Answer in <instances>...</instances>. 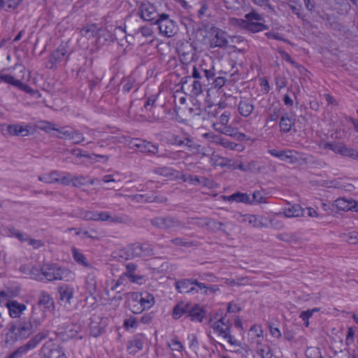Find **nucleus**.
Masks as SVG:
<instances>
[{
    "instance_id": "1",
    "label": "nucleus",
    "mask_w": 358,
    "mask_h": 358,
    "mask_svg": "<svg viewBox=\"0 0 358 358\" xmlns=\"http://www.w3.org/2000/svg\"><path fill=\"white\" fill-rule=\"evenodd\" d=\"M32 278L38 281L66 280L72 277L73 273L66 268L55 264H45L40 269H35L31 273Z\"/></svg>"
},
{
    "instance_id": "2",
    "label": "nucleus",
    "mask_w": 358,
    "mask_h": 358,
    "mask_svg": "<svg viewBox=\"0 0 358 358\" xmlns=\"http://www.w3.org/2000/svg\"><path fill=\"white\" fill-rule=\"evenodd\" d=\"M198 219L188 218L187 222L185 223L171 215L166 216H158L150 220V224L159 229L162 230H176L185 229L187 227V224H199L197 221Z\"/></svg>"
},
{
    "instance_id": "3",
    "label": "nucleus",
    "mask_w": 358,
    "mask_h": 358,
    "mask_svg": "<svg viewBox=\"0 0 358 358\" xmlns=\"http://www.w3.org/2000/svg\"><path fill=\"white\" fill-rule=\"evenodd\" d=\"M209 325L213 329L214 333L227 339L231 345H240V342L231 334V324L229 320L226 318V316H222L219 319L217 317L215 320L210 319Z\"/></svg>"
},
{
    "instance_id": "4",
    "label": "nucleus",
    "mask_w": 358,
    "mask_h": 358,
    "mask_svg": "<svg viewBox=\"0 0 358 358\" xmlns=\"http://www.w3.org/2000/svg\"><path fill=\"white\" fill-rule=\"evenodd\" d=\"M215 75L213 66H210L208 69L205 63H199L194 65L192 76L184 78L182 79V84H187L192 79L203 81L207 84L210 80L213 79Z\"/></svg>"
},
{
    "instance_id": "5",
    "label": "nucleus",
    "mask_w": 358,
    "mask_h": 358,
    "mask_svg": "<svg viewBox=\"0 0 358 358\" xmlns=\"http://www.w3.org/2000/svg\"><path fill=\"white\" fill-rule=\"evenodd\" d=\"M8 331L10 338L15 341L27 338L34 332L31 329V325L26 320L10 323Z\"/></svg>"
},
{
    "instance_id": "6",
    "label": "nucleus",
    "mask_w": 358,
    "mask_h": 358,
    "mask_svg": "<svg viewBox=\"0 0 358 358\" xmlns=\"http://www.w3.org/2000/svg\"><path fill=\"white\" fill-rule=\"evenodd\" d=\"M177 51L180 60L183 64H188L194 58L195 50L192 44L188 41H180L177 44Z\"/></svg>"
},
{
    "instance_id": "7",
    "label": "nucleus",
    "mask_w": 358,
    "mask_h": 358,
    "mask_svg": "<svg viewBox=\"0 0 358 358\" xmlns=\"http://www.w3.org/2000/svg\"><path fill=\"white\" fill-rule=\"evenodd\" d=\"M67 48L66 45L61 44L49 56L46 67L49 69H55L57 65L68 58Z\"/></svg>"
},
{
    "instance_id": "8",
    "label": "nucleus",
    "mask_w": 358,
    "mask_h": 358,
    "mask_svg": "<svg viewBox=\"0 0 358 358\" xmlns=\"http://www.w3.org/2000/svg\"><path fill=\"white\" fill-rule=\"evenodd\" d=\"M43 338L44 336L41 334H38L31 338L26 344L19 347L10 355L12 358H20L23 355H26L29 350L35 348Z\"/></svg>"
},
{
    "instance_id": "9",
    "label": "nucleus",
    "mask_w": 358,
    "mask_h": 358,
    "mask_svg": "<svg viewBox=\"0 0 358 358\" xmlns=\"http://www.w3.org/2000/svg\"><path fill=\"white\" fill-rule=\"evenodd\" d=\"M255 99L241 97L237 104L238 112L243 117H249L255 113Z\"/></svg>"
},
{
    "instance_id": "10",
    "label": "nucleus",
    "mask_w": 358,
    "mask_h": 358,
    "mask_svg": "<svg viewBox=\"0 0 358 358\" xmlns=\"http://www.w3.org/2000/svg\"><path fill=\"white\" fill-rule=\"evenodd\" d=\"M74 288L67 284L58 287L59 300L65 307H70L74 296Z\"/></svg>"
},
{
    "instance_id": "11",
    "label": "nucleus",
    "mask_w": 358,
    "mask_h": 358,
    "mask_svg": "<svg viewBox=\"0 0 358 358\" xmlns=\"http://www.w3.org/2000/svg\"><path fill=\"white\" fill-rule=\"evenodd\" d=\"M268 152L280 159L281 161L286 162L290 164H294L298 162L297 157L294 155L296 152L293 150H278L275 149L268 150Z\"/></svg>"
},
{
    "instance_id": "12",
    "label": "nucleus",
    "mask_w": 358,
    "mask_h": 358,
    "mask_svg": "<svg viewBox=\"0 0 358 358\" xmlns=\"http://www.w3.org/2000/svg\"><path fill=\"white\" fill-rule=\"evenodd\" d=\"M131 145L132 148H136L141 152L149 153L151 155H155L158 152L159 149L157 145L139 138L132 140Z\"/></svg>"
},
{
    "instance_id": "13",
    "label": "nucleus",
    "mask_w": 358,
    "mask_h": 358,
    "mask_svg": "<svg viewBox=\"0 0 358 358\" xmlns=\"http://www.w3.org/2000/svg\"><path fill=\"white\" fill-rule=\"evenodd\" d=\"M230 119V113L224 111L218 117V122L213 124V128L222 134L233 136L231 128L227 127Z\"/></svg>"
},
{
    "instance_id": "14",
    "label": "nucleus",
    "mask_w": 358,
    "mask_h": 358,
    "mask_svg": "<svg viewBox=\"0 0 358 358\" xmlns=\"http://www.w3.org/2000/svg\"><path fill=\"white\" fill-rule=\"evenodd\" d=\"M120 257L125 259H131L141 257V253L138 248V243L131 244L120 251Z\"/></svg>"
},
{
    "instance_id": "15",
    "label": "nucleus",
    "mask_w": 358,
    "mask_h": 358,
    "mask_svg": "<svg viewBox=\"0 0 358 358\" xmlns=\"http://www.w3.org/2000/svg\"><path fill=\"white\" fill-rule=\"evenodd\" d=\"M158 17L155 8L150 3H142L141 6V17L146 21H152Z\"/></svg>"
},
{
    "instance_id": "16",
    "label": "nucleus",
    "mask_w": 358,
    "mask_h": 358,
    "mask_svg": "<svg viewBox=\"0 0 358 358\" xmlns=\"http://www.w3.org/2000/svg\"><path fill=\"white\" fill-rule=\"evenodd\" d=\"M6 306L8 309L10 316L13 318L19 317L23 311L26 310V306L17 301H7Z\"/></svg>"
},
{
    "instance_id": "17",
    "label": "nucleus",
    "mask_w": 358,
    "mask_h": 358,
    "mask_svg": "<svg viewBox=\"0 0 358 358\" xmlns=\"http://www.w3.org/2000/svg\"><path fill=\"white\" fill-rule=\"evenodd\" d=\"M159 32L167 36L171 37L177 32V26L173 20L167 21L159 23L158 25Z\"/></svg>"
},
{
    "instance_id": "18",
    "label": "nucleus",
    "mask_w": 358,
    "mask_h": 358,
    "mask_svg": "<svg viewBox=\"0 0 358 358\" xmlns=\"http://www.w3.org/2000/svg\"><path fill=\"white\" fill-rule=\"evenodd\" d=\"M205 314L204 310L199 305H194L193 306L190 305L188 314L186 315L185 317L189 318L191 321L201 322L205 317Z\"/></svg>"
},
{
    "instance_id": "19",
    "label": "nucleus",
    "mask_w": 358,
    "mask_h": 358,
    "mask_svg": "<svg viewBox=\"0 0 358 358\" xmlns=\"http://www.w3.org/2000/svg\"><path fill=\"white\" fill-rule=\"evenodd\" d=\"M128 295V306L130 310L134 314H140L143 311V308H141L138 301V293L131 292L127 294Z\"/></svg>"
},
{
    "instance_id": "20",
    "label": "nucleus",
    "mask_w": 358,
    "mask_h": 358,
    "mask_svg": "<svg viewBox=\"0 0 358 358\" xmlns=\"http://www.w3.org/2000/svg\"><path fill=\"white\" fill-rule=\"evenodd\" d=\"M96 221H108L112 223H124L126 222L124 216H112L108 212H97Z\"/></svg>"
},
{
    "instance_id": "21",
    "label": "nucleus",
    "mask_w": 358,
    "mask_h": 358,
    "mask_svg": "<svg viewBox=\"0 0 358 358\" xmlns=\"http://www.w3.org/2000/svg\"><path fill=\"white\" fill-rule=\"evenodd\" d=\"M143 343L144 341L143 336L138 334L129 342L127 345V350L129 354L135 355L138 351L142 350Z\"/></svg>"
},
{
    "instance_id": "22",
    "label": "nucleus",
    "mask_w": 358,
    "mask_h": 358,
    "mask_svg": "<svg viewBox=\"0 0 358 358\" xmlns=\"http://www.w3.org/2000/svg\"><path fill=\"white\" fill-rule=\"evenodd\" d=\"M176 288L180 293L199 292V289L191 285L189 279H182L176 282Z\"/></svg>"
},
{
    "instance_id": "23",
    "label": "nucleus",
    "mask_w": 358,
    "mask_h": 358,
    "mask_svg": "<svg viewBox=\"0 0 358 358\" xmlns=\"http://www.w3.org/2000/svg\"><path fill=\"white\" fill-rule=\"evenodd\" d=\"M38 304L43 306L45 310H50L54 308L52 297L45 291H41L39 294Z\"/></svg>"
},
{
    "instance_id": "24",
    "label": "nucleus",
    "mask_w": 358,
    "mask_h": 358,
    "mask_svg": "<svg viewBox=\"0 0 358 358\" xmlns=\"http://www.w3.org/2000/svg\"><path fill=\"white\" fill-rule=\"evenodd\" d=\"M303 209L299 205L295 204L285 208L282 213H280L277 215H283L285 217H300L303 215Z\"/></svg>"
},
{
    "instance_id": "25",
    "label": "nucleus",
    "mask_w": 358,
    "mask_h": 358,
    "mask_svg": "<svg viewBox=\"0 0 358 358\" xmlns=\"http://www.w3.org/2000/svg\"><path fill=\"white\" fill-rule=\"evenodd\" d=\"M224 200H227L229 202L236 201L238 203H243L246 204H251L252 203V201H250V196L249 194L240 192L234 193L228 196H224Z\"/></svg>"
},
{
    "instance_id": "26",
    "label": "nucleus",
    "mask_w": 358,
    "mask_h": 358,
    "mask_svg": "<svg viewBox=\"0 0 358 358\" xmlns=\"http://www.w3.org/2000/svg\"><path fill=\"white\" fill-rule=\"evenodd\" d=\"M138 301L141 308H143V310L149 309L154 306L155 301L152 294L144 292L138 293Z\"/></svg>"
},
{
    "instance_id": "27",
    "label": "nucleus",
    "mask_w": 358,
    "mask_h": 358,
    "mask_svg": "<svg viewBox=\"0 0 358 358\" xmlns=\"http://www.w3.org/2000/svg\"><path fill=\"white\" fill-rule=\"evenodd\" d=\"M45 358H67L62 348L54 345L52 348H45Z\"/></svg>"
},
{
    "instance_id": "28",
    "label": "nucleus",
    "mask_w": 358,
    "mask_h": 358,
    "mask_svg": "<svg viewBox=\"0 0 358 358\" xmlns=\"http://www.w3.org/2000/svg\"><path fill=\"white\" fill-rule=\"evenodd\" d=\"M211 44L215 47L226 48L228 45L227 34L222 31H218L211 41Z\"/></svg>"
},
{
    "instance_id": "29",
    "label": "nucleus",
    "mask_w": 358,
    "mask_h": 358,
    "mask_svg": "<svg viewBox=\"0 0 358 358\" xmlns=\"http://www.w3.org/2000/svg\"><path fill=\"white\" fill-rule=\"evenodd\" d=\"M137 265L134 263H129L126 265V271L124 275L128 277L132 282H138L139 280H142V276L135 274Z\"/></svg>"
},
{
    "instance_id": "30",
    "label": "nucleus",
    "mask_w": 358,
    "mask_h": 358,
    "mask_svg": "<svg viewBox=\"0 0 358 358\" xmlns=\"http://www.w3.org/2000/svg\"><path fill=\"white\" fill-rule=\"evenodd\" d=\"M190 304L185 302H180L178 303L173 308V317L177 320L181 317L184 315H187L189 310Z\"/></svg>"
},
{
    "instance_id": "31",
    "label": "nucleus",
    "mask_w": 358,
    "mask_h": 358,
    "mask_svg": "<svg viewBox=\"0 0 358 358\" xmlns=\"http://www.w3.org/2000/svg\"><path fill=\"white\" fill-rule=\"evenodd\" d=\"M355 201L339 198L334 201V206L338 210L348 211L353 210Z\"/></svg>"
},
{
    "instance_id": "32",
    "label": "nucleus",
    "mask_w": 358,
    "mask_h": 358,
    "mask_svg": "<svg viewBox=\"0 0 358 358\" xmlns=\"http://www.w3.org/2000/svg\"><path fill=\"white\" fill-rule=\"evenodd\" d=\"M7 131L11 136H26L29 134L28 129L20 124H10L8 126Z\"/></svg>"
},
{
    "instance_id": "33",
    "label": "nucleus",
    "mask_w": 358,
    "mask_h": 358,
    "mask_svg": "<svg viewBox=\"0 0 358 358\" xmlns=\"http://www.w3.org/2000/svg\"><path fill=\"white\" fill-rule=\"evenodd\" d=\"M268 26L265 24L264 22L247 21V24L245 30H248L252 33H256L261 31L268 30Z\"/></svg>"
},
{
    "instance_id": "34",
    "label": "nucleus",
    "mask_w": 358,
    "mask_h": 358,
    "mask_svg": "<svg viewBox=\"0 0 358 358\" xmlns=\"http://www.w3.org/2000/svg\"><path fill=\"white\" fill-rule=\"evenodd\" d=\"M295 120L292 117H288L287 115L282 116L279 123L280 130L282 132H289L292 127L294 125Z\"/></svg>"
},
{
    "instance_id": "35",
    "label": "nucleus",
    "mask_w": 358,
    "mask_h": 358,
    "mask_svg": "<svg viewBox=\"0 0 358 358\" xmlns=\"http://www.w3.org/2000/svg\"><path fill=\"white\" fill-rule=\"evenodd\" d=\"M86 289L90 294L94 293L96 290L97 282L96 277L94 271L88 273L85 281Z\"/></svg>"
},
{
    "instance_id": "36",
    "label": "nucleus",
    "mask_w": 358,
    "mask_h": 358,
    "mask_svg": "<svg viewBox=\"0 0 358 358\" xmlns=\"http://www.w3.org/2000/svg\"><path fill=\"white\" fill-rule=\"evenodd\" d=\"M240 217V222L242 223L247 224L255 227H258L261 225V222L258 220L257 216L255 215H241Z\"/></svg>"
},
{
    "instance_id": "37",
    "label": "nucleus",
    "mask_w": 358,
    "mask_h": 358,
    "mask_svg": "<svg viewBox=\"0 0 358 358\" xmlns=\"http://www.w3.org/2000/svg\"><path fill=\"white\" fill-rule=\"evenodd\" d=\"M72 254L74 260L79 264L92 268L90 264H89L83 254L80 252L76 248H73Z\"/></svg>"
},
{
    "instance_id": "38",
    "label": "nucleus",
    "mask_w": 358,
    "mask_h": 358,
    "mask_svg": "<svg viewBox=\"0 0 358 358\" xmlns=\"http://www.w3.org/2000/svg\"><path fill=\"white\" fill-rule=\"evenodd\" d=\"M44 320V315L41 317H38L34 310L32 311L29 318L27 321L31 325V329L34 331H35L38 327L41 324L42 322Z\"/></svg>"
},
{
    "instance_id": "39",
    "label": "nucleus",
    "mask_w": 358,
    "mask_h": 358,
    "mask_svg": "<svg viewBox=\"0 0 358 358\" xmlns=\"http://www.w3.org/2000/svg\"><path fill=\"white\" fill-rule=\"evenodd\" d=\"M121 83L123 84L122 90L124 92L128 93L130 92L131 89L134 87H136V90H138V87H136L137 84L136 83V80L132 77L123 78Z\"/></svg>"
},
{
    "instance_id": "40",
    "label": "nucleus",
    "mask_w": 358,
    "mask_h": 358,
    "mask_svg": "<svg viewBox=\"0 0 358 358\" xmlns=\"http://www.w3.org/2000/svg\"><path fill=\"white\" fill-rule=\"evenodd\" d=\"M59 176V173L57 171H54L49 174L38 176V180L45 183H55L58 182Z\"/></svg>"
},
{
    "instance_id": "41",
    "label": "nucleus",
    "mask_w": 358,
    "mask_h": 358,
    "mask_svg": "<svg viewBox=\"0 0 358 358\" xmlns=\"http://www.w3.org/2000/svg\"><path fill=\"white\" fill-rule=\"evenodd\" d=\"M206 83H204L203 81L197 80L194 79L191 84L192 90L191 92L194 96H198L203 92V87L205 86Z\"/></svg>"
},
{
    "instance_id": "42",
    "label": "nucleus",
    "mask_w": 358,
    "mask_h": 358,
    "mask_svg": "<svg viewBox=\"0 0 358 358\" xmlns=\"http://www.w3.org/2000/svg\"><path fill=\"white\" fill-rule=\"evenodd\" d=\"M80 179H83V176L74 177V176H72L70 173H66L64 176H59L58 177V182L61 183L62 185H68L72 181H76V180L77 181V180H79Z\"/></svg>"
},
{
    "instance_id": "43",
    "label": "nucleus",
    "mask_w": 358,
    "mask_h": 358,
    "mask_svg": "<svg viewBox=\"0 0 358 358\" xmlns=\"http://www.w3.org/2000/svg\"><path fill=\"white\" fill-rule=\"evenodd\" d=\"M73 129L69 127H60L57 129V131L59 134L57 136L59 138L69 140Z\"/></svg>"
},
{
    "instance_id": "44",
    "label": "nucleus",
    "mask_w": 358,
    "mask_h": 358,
    "mask_svg": "<svg viewBox=\"0 0 358 358\" xmlns=\"http://www.w3.org/2000/svg\"><path fill=\"white\" fill-rule=\"evenodd\" d=\"M103 331L102 327L98 322H92L90 324V335L94 337L99 336Z\"/></svg>"
},
{
    "instance_id": "45",
    "label": "nucleus",
    "mask_w": 358,
    "mask_h": 358,
    "mask_svg": "<svg viewBox=\"0 0 358 358\" xmlns=\"http://www.w3.org/2000/svg\"><path fill=\"white\" fill-rule=\"evenodd\" d=\"M250 201H252L251 204H259L266 202V197L264 196L262 192L255 191L252 194V198H250Z\"/></svg>"
},
{
    "instance_id": "46",
    "label": "nucleus",
    "mask_w": 358,
    "mask_h": 358,
    "mask_svg": "<svg viewBox=\"0 0 358 358\" xmlns=\"http://www.w3.org/2000/svg\"><path fill=\"white\" fill-rule=\"evenodd\" d=\"M8 231L9 236L17 238L21 242H26L27 238L29 236L28 234L21 232L14 228L9 229Z\"/></svg>"
},
{
    "instance_id": "47",
    "label": "nucleus",
    "mask_w": 358,
    "mask_h": 358,
    "mask_svg": "<svg viewBox=\"0 0 358 358\" xmlns=\"http://www.w3.org/2000/svg\"><path fill=\"white\" fill-rule=\"evenodd\" d=\"M245 19L247 21L250 22H265L264 18L262 15L257 13L255 10H252V12L246 14L245 15Z\"/></svg>"
},
{
    "instance_id": "48",
    "label": "nucleus",
    "mask_w": 358,
    "mask_h": 358,
    "mask_svg": "<svg viewBox=\"0 0 358 358\" xmlns=\"http://www.w3.org/2000/svg\"><path fill=\"white\" fill-rule=\"evenodd\" d=\"M171 242L176 245V246H182L186 248H189L193 245V243L192 241H187L184 238H175L171 240Z\"/></svg>"
},
{
    "instance_id": "49",
    "label": "nucleus",
    "mask_w": 358,
    "mask_h": 358,
    "mask_svg": "<svg viewBox=\"0 0 358 358\" xmlns=\"http://www.w3.org/2000/svg\"><path fill=\"white\" fill-rule=\"evenodd\" d=\"M306 355L308 358H322L320 350L316 347L308 348Z\"/></svg>"
},
{
    "instance_id": "50",
    "label": "nucleus",
    "mask_w": 358,
    "mask_h": 358,
    "mask_svg": "<svg viewBox=\"0 0 358 358\" xmlns=\"http://www.w3.org/2000/svg\"><path fill=\"white\" fill-rule=\"evenodd\" d=\"M74 144H79L85 141L83 134L78 130L73 129L70 139Z\"/></svg>"
},
{
    "instance_id": "51",
    "label": "nucleus",
    "mask_w": 358,
    "mask_h": 358,
    "mask_svg": "<svg viewBox=\"0 0 358 358\" xmlns=\"http://www.w3.org/2000/svg\"><path fill=\"white\" fill-rule=\"evenodd\" d=\"M138 248L142 257L150 256L152 255V247L148 243H138Z\"/></svg>"
},
{
    "instance_id": "52",
    "label": "nucleus",
    "mask_w": 358,
    "mask_h": 358,
    "mask_svg": "<svg viewBox=\"0 0 358 358\" xmlns=\"http://www.w3.org/2000/svg\"><path fill=\"white\" fill-rule=\"evenodd\" d=\"M131 199L136 203H150V195L148 194H135Z\"/></svg>"
},
{
    "instance_id": "53",
    "label": "nucleus",
    "mask_w": 358,
    "mask_h": 358,
    "mask_svg": "<svg viewBox=\"0 0 358 358\" xmlns=\"http://www.w3.org/2000/svg\"><path fill=\"white\" fill-rule=\"evenodd\" d=\"M229 23L232 26L239 27L243 29H245L246 24H247V20L232 17V18L229 19Z\"/></svg>"
},
{
    "instance_id": "54",
    "label": "nucleus",
    "mask_w": 358,
    "mask_h": 358,
    "mask_svg": "<svg viewBox=\"0 0 358 358\" xmlns=\"http://www.w3.org/2000/svg\"><path fill=\"white\" fill-rule=\"evenodd\" d=\"M22 0H6V7L5 10L6 12H10L16 9L18 6L22 3Z\"/></svg>"
},
{
    "instance_id": "55",
    "label": "nucleus",
    "mask_w": 358,
    "mask_h": 358,
    "mask_svg": "<svg viewBox=\"0 0 358 358\" xmlns=\"http://www.w3.org/2000/svg\"><path fill=\"white\" fill-rule=\"evenodd\" d=\"M257 353L261 356L262 358H272L273 356L271 352L270 348L268 345L258 348Z\"/></svg>"
},
{
    "instance_id": "56",
    "label": "nucleus",
    "mask_w": 358,
    "mask_h": 358,
    "mask_svg": "<svg viewBox=\"0 0 358 358\" xmlns=\"http://www.w3.org/2000/svg\"><path fill=\"white\" fill-rule=\"evenodd\" d=\"M102 180L104 182H120L122 181L121 176L118 173L112 175H106L103 177Z\"/></svg>"
},
{
    "instance_id": "57",
    "label": "nucleus",
    "mask_w": 358,
    "mask_h": 358,
    "mask_svg": "<svg viewBox=\"0 0 358 358\" xmlns=\"http://www.w3.org/2000/svg\"><path fill=\"white\" fill-rule=\"evenodd\" d=\"M123 326L125 329L136 328L138 327V320L134 317H130L124 320Z\"/></svg>"
},
{
    "instance_id": "58",
    "label": "nucleus",
    "mask_w": 358,
    "mask_h": 358,
    "mask_svg": "<svg viewBox=\"0 0 358 358\" xmlns=\"http://www.w3.org/2000/svg\"><path fill=\"white\" fill-rule=\"evenodd\" d=\"M153 172L157 175L165 177L172 175L171 169L166 166L156 168L153 170Z\"/></svg>"
},
{
    "instance_id": "59",
    "label": "nucleus",
    "mask_w": 358,
    "mask_h": 358,
    "mask_svg": "<svg viewBox=\"0 0 358 358\" xmlns=\"http://www.w3.org/2000/svg\"><path fill=\"white\" fill-rule=\"evenodd\" d=\"M17 80L13 76L0 73V83L3 82L15 86Z\"/></svg>"
},
{
    "instance_id": "60",
    "label": "nucleus",
    "mask_w": 358,
    "mask_h": 358,
    "mask_svg": "<svg viewBox=\"0 0 358 358\" xmlns=\"http://www.w3.org/2000/svg\"><path fill=\"white\" fill-rule=\"evenodd\" d=\"M219 144L222 145L225 148H229L234 150L238 146V144L234 142H230L226 138H222L220 139Z\"/></svg>"
},
{
    "instance_id": "61",
    "label": "nucleus",
    "mask_w": 358,
    "mask_h": 358,
    "mask_svg": "<svg viewBox=\"0 0 358 358\" xmlns=\"http://www.w3.org/2000/svg\"><path fill=\"white\" fill-rule=\"evenodd\" d=\"M169 346L171 348L172 350H176L180 352L183 349V346L180 341L177 338H173L171 341V343L169 344Z\"/></svg>"
},
{
    "instance_id": "62",
    "label": "nucleus",
    "mask_w": 358,
    "mask_h": 358,
    "mask_svg": "<svg viewBox=\"0 0 358 358\" xmlns=\"http://www.w3.org/2000/svg\"><path fill=\"white\" fill-rule=\"evenodd\" d=\"M26 242H27L29 245L32 246L34 249H38L44 245L42 241L34 239L29 236L27 238Z\"/></svg>"
},
{
    "instance_id": "63",
    "label": "nucleus",
    "mask_w": 358,
    "mask_h": 358,
    "mask_svg": "<svg viewBox=\"0 0 358 358\" xmlns=\"http://www.w3.org/2000/svg\"><path fill=\"white\" fill-rule=\"evenodd\" d=\"M183 145L187 147L189 150H199V145H196L192 140L185 138Z\"/></svg>"
},
{
    "instance_id": "64",
    "label": "nucleus",
    "mask_w": 358,
    "mask_h": 358,
    "mask_svg": "<svg viewBox=\"0 0 358 358\" xmlns=\"http://www.w3.org/2000/svg\"><path fill=\"white\" fill-rule=\"evenodd\" d=\"M348 241L350 244H357L358 243V232L357 231H352L348 235Z\"/></svg>"
}]
</instances>
